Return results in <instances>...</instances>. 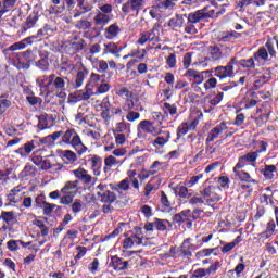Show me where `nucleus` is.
<instances>
[{
	"instance_id": "f257e3e1",
	"label": "nucleus",
	"mask_w": 278,
	"mask_h": 278,
	"mask_svg": "<svg viewBox=\"0 0 278 278\" xmlns=\"http://www.w3.org/2000/svg\"><path fill=\"white\" fill-rule=\"evenodd\" d=\"M268 61V56L266 54V51L262 50H256L253 55L249 59H241L238 60L236 58V63L235 66H240L244 71H255L257 66H264V62Z\"/></svg>"
},
{
	"instance_id": "f03ea898",
	"label": "nucleus",
	"mask_w": 278,
	"mask_h": 278,
	"mask_svg": "<svg viewBox=\"0 0 278 278\" xmlns=\"http://www.w3.org/2000/svg\"><path fill=\"white\" fill-rule=\"evenodd\" d=\"M62 142L63 144H70V147H73L79 157L88 151V147L84 144L81 137H79V134H77L75 128H70L63 132Z\"/></svg>"
},
{
	"instance_id": "7ed1b4c3",
	"label": "nucleus",
	"mask_w": 278,
	"mask_h": 278,
	"mask_svg": "<svg viewBox=\"0 0 278 278\" xmlns=\"http://www.w3.org/2000/svg\"><path fill=\"white\" fill-rule=\"evenodd\" d=\"M205 18H210L207 8H203L202 10L189 13L187 16V23L184 25L185 34H190L191 36H194V34H199L197 25H199L201 21H205Z\"/></svg>"
},
{
	"instance_id": "20e7f679",
	"label": "nucleus",
	"mask_w": 278,
	"mask_h": 278,
	"mask_svg": "<svg viewBox=\"0 0 278 278\" xmlns=\"http://www.w3.org/2000/svg\"><path fill=\"white\" fill-rule=\"evenodd\" d=\"M53 141L50 135L40 139V137H35L33 140L27 141L24 143L23 147H20L17 150L14 151L21 157H27L34 151V149H38V147H42V144H51Z\"/></svg>"
},
{
	"instance_id": "39448f33",
	"label": "nucleus",
	"mask_w": 278,
	"mask_h": 278,
	"mask_svg": "<svg viewBox=\"0 0 278 278\" xmlns=\"http://www.w3.org/2000/svg\"><path fill=\"white\" fill-rule=\"evenodd\" d=\"M222 134H225V138H231V136L236 134V129L229 127V122L219 123L210 130L205 139L206 144H210V142H214V140H217V138H219Z\"/></svg>"
},
{
	"instance_id": "423d86ee",
	"label": "nucleus",
	"mask_w": 278,
	"mask_h": 278,
	"mask_svg": "<svg viewBox=\"0 0 278 278\" xmlns=\"http://www.w3.org/2000/svg\"><path fill=\"white\" fill-rule=\"evenodd\" d=\"M236 56H232L229 62L223 66L219 65L215 68H212L214 77H217L219 81H225V79H233L236 76Z\"/></svg>"
},
{
	"instance_id": "0eeeda50",
	"label": "nucleus",
	"mask_w": 278,
	"mask_h": 278,
	"mask_svg": "<svg viewBox=\"0 0 278 278\" xmlns=\"http://www.w3.org/2000/svg\"><path fill=\"white\" fill-rule=\"evenodd\" d=\"M97 190V197L100 203H116V199H118V195L114 191H111L108 189V185L105 184H99L96 187Z\"/></svg>"
},
{
	"instance_id": "6e6552de",
	"label": "nucleus",
	"mask_w": 278,
	"mask_h": 278,
	"mask_svg": "<svg viewBox=\"0 0 278 278\" xmlns=\"http://www.w3.org/2000/svg\"><path fill=\"white\" fill-rule=\"evenodd\" d=\"M185 77L191 83V86H201L207 79V77H212V72L205 70L199 72L197 70H187L185 73Z\"/></svg>"
},
{
	"instance_id": "1a4fd4ad",
	"label": "nucleus",
	"mask_w": 278,
	"mask_h": 278,
	"mask_svg": "<svg viewBox=\"0 0 278 278\" xmlns=\"http://www.w3.org/2000/svg\"><path fill=\"white\" fill-rule=\"evenodd\" d=\"M220 192H223L220 187L211 185L201 190L200 194L206 200V203H218L222 199Z\"/></svg>"
},
{
	"instance_id": "9d476101",
	"label": "nucleus",
	"mask_w": 278,
	"mask_h": 278,
	"mask_svg": "<svg viewBox=\"0 0 278 278\" xmlns=\"http://www.w3.org/2000/svg\"><path fill=\"white\" fill-rule=\"evenodd\" d=\"M71 78H68L67 76H58L55 78V80L52 83V86L55 88V90L60 91L56 94L59 99H66V88H71Z\"/></svg>"
},
{
	"instance_id": "9b49d317",
	"label": "nucleus",
	"mask_w": 278,
	"mask_h": 278,
	"mask_svg": "<svg viewBox=\"0 0 278 278\" xmlns=\"http://www.w3.org/2000/svg\"><path fill=\"white\" fill-rule=\"evenodd\" d=\"M257 51H265L267 61L264 64H270L273 60L277 59V50H275V37L268 38L264 46L260 47Z\"/></svg>"
},
{
	"instance_id": "f8f14e48",
	"label": "nucleus",
	"mask_w": 278,
	"mask_h": 278,
	"mask_svg": "<svg viewBox=\"0 0 278 278\" xmlns=\"http://www.w3.org/2000/svg\"><path fill=\"white\" fill-rule=\"evenodd\" d=\"M50 55L51 53L47 50L40 51L39 60L35 62L36 68L42 71V73H49L51 70V59H49Z\"/></svg>"
},
{
	"instance_id": "ddd939ff",
	"label": "nucleus",
	"mask_w": 278,
	"mask_h": 278,
	"mask_svg": "<svg viewBox=\"0 0 278 278\" xmlns=\"http://www.w3.org/2000/svg\"><path fill=\"white\" fill-rule=\"evenodd\" d=\"M172 220L176 225H184V223H186L187 228L192 229V216H191V210L190 208L182 210L180 213L175 214L173 216Z\"/></svg>"
},
{
	"instance_id": "4468645a",
	"label": "nucleus",
	"mask_w": 278,
	"mask_h": 278,
	"mask_svg": "<svg viewBox=\"0 0 278 278\" xmlns=\"http://www.w3.org/2000/svg\"><path fill=\"white\" fill-rule=\"evenodd\" d=\"M199 126V118H194L192 122H182L176 130L177 140H181L188 131H194Z\"/></svg>"
},
{
	"instance_id": "2eb2a0df",
	"label": "nucleus",
	"mask_w": 278,
	"mask_h": 278,
	"mask_svg": "<svg viewBox=\"0 0 278 278\" xmlns=\"http://www.w3.org/2000/svg\"><path fill=\"white\" fill-rule=\"evenodd\" d=\"M144 8V0H128L122 7V12L124 14H129V12H134V14H140V10Z\"/></svg>"
},
{
	"instance_id": "dca6fc26",
	"label": "nucleus",
	"mask_w": 278,
	"mask_h": 278,
	"mask_svg": "<svg viewBox=\"0 0 278 278\" xmlns=\"http://www.w3.org/2000/svg\"><path fill=\"white\" fill-rule=\"evenodd\" d=\"M127 48V45L118 46L114 41H109L104 43L103 55H114L115 58H121V52Z\"/></svg>"
},
{
	"instance_id": "f3484780",
	"label": "nucleus",
	"mask_w": 278,
	"mask_h": 278,
	"mask_svg": "<svg viewBox=\"0 0 278 278\" xmlns=\"http://www.w3.org/2000/svg\"><path fill=\"white\" fill-rule=\"evenodd\" d=\"M138 127L142 129V131H146L147 134H151L152 136H160L164 132L162 128L155 126V123L150 122L149 119L141 121Z\"/></svg>"
},
{
	"instance_id": "a211bd4d",
	"label": "nucleus",
	"mask_w": 278,
	"mask_h": 278,
	"mask_svg": "<svg viewBox=\"0 0 278 278\" xmlns=\"http://www.w3.org/2000/svg\"><path fill=\"white\" fill-rule=\"evenodd\" d=\"M20 55L15 63V68H17V71H29V68H31V61L29 60V58H31V50L21 52ZM21 58H25L26 62Z\"/></svg>"
},
{
	"instance_id": "6ab92c4d",
	"label": "nucleus",
	"mask_w": 278,
	"mask_h": 278,
	"mask_svg": "<svg viewBox=\"0 0 278 278\" xmlns=\"http://www.w3.org/2000/svg\"><path fill=\"white\" fill-rule=\"evenodd\" d=\"M35 40H38V37L36 35L26 37V38L22 39L21 41H17V42L11 45L8 48V51H22V49H27V47L34 45Z\"/></svg>"
},
{
	"instance_id": "aec40b11",
	"label": "nucleus",
	"mask_w": 278,
	"mask_h": 278,
	"mask_svg": "<svg viewBox=\"0 0 278 278\" xmlns=\"http://www.w3.org/2000/svg\"><path fill=\"white\" fill-rule=\"evenodd\" d=\"M74 177L84 184V186H90L92 184V175L88 174V170L84 167H78L77 169L72 170Z\"/></svg>"
},
{
	"instance_id": "412c9836",
	"label": "nucleus",
	"mask_w": 278,
	"mask_h": 278,
	"mask_svg": "<svg viewBox=\"0 0 278 278\" xmlns=\"http://www.w3.org/2000/svg\"><path fill=\"white\" fill-rule=\"evenodd\" d=\"M77 8L74 10L73 18H79V16H84V14H88V12H92V5L86 0H76Z\"/></svg>"
},
{
	"instance_id": "4be33fe9",
	"label": "nucleus",
	"mask_w": 278,
	"mask_h": 278,
	"mask_svg": "<svg viewBox=\"0 0 278 278\" xmlns=\"http://www.w3.org/2000/svg\"><path fill=\"white\" fill-rule=\"evenodd\" d=\"M40 15H38V12L34 11L30 13L26 21L23 23L21 33L25 34L26 31H29V29H33V27H36Z\"/></svg>"
},
{
	"instance_id": "5701e85b",
	"label": "nucleus",
	"mask_w": 278,
	"mask_h": 278,
	"mask_svg": "<svg viewBox=\"0 0 278 278\" xmlns=\"http://www.w3.org/2000/svg\"><path fill=\"white\" fill-rule=\"evenodd\" d=\"M161 134L162 136H157L152 142L154 149H164L170 142V131L166 130Z\"/></svg>"
},
{
	"instance_id": "b1692460",
	"label": "nucleus",
	"mask_w": 278,
	"mask_h": 278,
	"mask_svg": "<svg viewBox=\"0 0 278 278\" xmlns=\"http://www.w3.org/2000/svg\"><path fill=\"white\" fill-rule=\"evenodd\" d=\"M103 79H105V75H99L97 73H91L86 86H87V88H89L90 90H92L94 92V90H97L98 86L103 83Z\"/></svg>"
},
{
	"instance_id": "393cba45",
	"label": "nucleus",
	"mask_w": 278,
	"mask_h": 278,
	"mask_svg": "<svg viewBox=\"0 0 278 278\" xmlns=\"http://www.w3.org/2000/svg\"><path fill=\"white\" fill-rule=\"evenodd\" d=\"M110 21H112V15H108L105 13H102L101 11L96 13V15L93 16V24L96 25V27H101L102 29L103 27H105V25L110 24Z\"/></svg>"
},
{
	"instance_id": "a878e982",
	"label": "nucleus",
	"mask_w": 278,
	"mask_h": 278,
	"mask_svg": "<svg viewBox=\"0 0 278 278\" xmlns=\"http://www.w3.org/2000/svg\"><path fill=\"white\" fill-rule=\"evenodd\" d=\"M192 238H187L180 245V252L185 257H192V251H197V245L192 244Z\"/></svg>"
},
{
	"instance_id": "bb28decb",
	"label": "nucleus",
	"mask_w": 278,
	"mask_h": 278,
	"mask_svg": "<svg viewBox=\"0 0 278 278\" xmlns=\"http://www.w3.org/2000/svg\"><path fill=\"white\" fill-rule=\"evenodd\" d=\"M260 172L266 181H274L275 174H277V165L265 164L264 167L261 168Z\"/></svg>"
},
{
	"instance_id": "cd10ccee",
	"label": "nucleus",
	"mask_w": 278,
	"mask_h": 278,
	"mask_svg": "<svg viewBox=\"0 0 278 278\" xmlns=\"http://www.w3.org/2000/svg\"><path fill=\"white\" fill-rule=\"evenodd\" d=\"M207 53L212 62H218L223 60V50H220L218 45L208 46Z\"/></svg>"
},
{
	"instance_id": "c85d7f7f",
	"label": "nucleus",
	"mask_w": 278,
	"mask_h": 278,
	"mask_svg": "<svg viewBox=\"0 0 278 278\" xmlns=\"http://www.w3.org/2000/svg\"><path fill=\"white\" fill-rule=\"evenodd\" d=\"M88 73L89 72L86 67L79 70L76 74L75 81L73 83L71 80V88H81V86H84L86 77H88Z\"/></svg>"
},
{
	"instance_id": "c756f323",
	"label": "nucleus",
	"mask_w": 278,
	"mask_h": 278,
	"mask_svg": "<svg viewBox=\"0 0 278 278\" xmlns=\"http://www.w3.org/2000/svg\"><path fill=\"white\" fill-rule=\"evenodd\" d=\"M89 162H91V169L93 170V175L99 177L101 175V164H103V159L99 155H89Z\"/></svg>"
},
{
	"instance_id": "7c9ffc66",
	"label": "nucleus",
	"mask_w": 278,
	"mask_h": 278,
	"mask_svg": "<svg viewBox=\"0 0 278 278\" xmlns=\"http://www.w3.org/2000/svg\"><path fill=\"white\" fill-rule=\"evenodd\" d=\"M118 34H121V26H118L116 23L111 24L104 30L106 40H114V38L118 37Z\"/></svg>"
},
{
	"instance_id": "2f4dec72",
	"label": "nucleus",
	"mask_w": 278,
	"mask_h": 278,
	"mask_svg": "<svg viewBox=\"0 0 278 278\" xmlns=\"http://www.w3.org/2000/svg\"><path fill=\"white\" fill-rule=\"evenodd\" d=\"M66 47L73 54L79 53L86 49V40L79 39V41H67Z\"/></svg>"
},
{
	"instance_id": "473e14b6",
	"label": "nucleus",
	"mask_w": 278,
	"mask_h": 278,
	"mask_svg": "<svg viewBox=\"0 0 278 278\" xmlns=\"http://www.w3.org/2000/svg\"><path fill=\"white\" fill-rule=\"evenodd\" d=\"M275 229H277V224L271 219L267 223L265 231L258 235V238H262V240H268V238H273Z\"/></svg>"
},
{
	"instance_id": "72a5a7b5",
	"label": "nucleus",
	"mask_w": 278,
	"mask_h": 278,
	"mask_svg": "<svg viewBox=\"0 0 278 278\" xmlns=\"http://www.w3.org/2000/svg\"><path fill=\"white\" fill-rule=\"evenodd\" d=\"M172 190H174V194L179 198V200L184 199H190L192 197V193L188 190V187L180 186V187H173Z\"/></svg>"
},
{
	"instance_id": "f704fd0d",
	"label": "nucleus",
	"mask_w": 278,
	"mask_h": 278,
	"mask_svg": "<svg viewBox=\"0 0 278 278\" xmlns=\"http://www.w3.org/2000/svg\"><path fill=\"white\" fill-rule=\"evenodd\" d=\"M208 72H211V76H206V81L204 83V90H214V88H216V86H218V79H216V77H214V70H206Z\"/></svg>"
},
{
	"instance_id": "c9c22d12",
	"label": "nucleus",
	"mask_w": 278,
	"mask_h": 278,
	"mask_svg": "<svg viewBox=\"0 0 278 278\" xmlns=\"http://www.w3.org/2000/svg\"><path fill=\"white\" fill-rule=\"evenodd\" d=\"M235 177H238L242 184H257V180L253 179L251 174L244 170L235 172Z\"/></svg>"
},
{
	"instance_id": "e433bc0d",
	"label": "nucleus",
	"mask_w": 278,
	"mask_h": 278,
	"mask_svg": "<svg viewBox=\"0 0 278 278\" xmlns=\"http://www.w3.org/2000/svg\"><path fill=\"white\" fill-rule=\"evenodd\" d=\"M144 58H147V49L140 48V55L137 56V59H131L130 61L127 62V64H126L127 71H131V68H134V66H136V64H138V62H142V60H144Z\"/></svg>"
},
{
	"instance_id": "4c0bfd02",
	"label": "nucleus",
	"mask_w": 278,
	"mask_h": 278,
	"mask_svg": "<svg viewBox=\"0 0 278 278\" xmlns=\"http://www.w3.org/2000/svg\"><path fill=\"white\" fill-rule=\"evenodd\" d=\"M62 160L65 164H75L77 162V153L72 150H65L63 151Z\"/></svg>"
},
{
	"instance_id": "58836bf2",
	"label": "nucleus",
	"mask_w": 278,
	"mask_h": 278,
	"mask_svg": "<svg viewBox=\"0 0 278 278\" xmlns=\"http://www.w3.org/2000/svg\"><path fill=\"white\" fill-rule=\"evenodd\" d=\"M87 205L81 201V199H76L74 202H72L71 210L74 216H77L79 212H84L86 210Z\"/></svg>"
},
{
	"instance_id": "ea45409f",
	"label": "nucleus",
	"mask_w": 278,
	"mask_h": 278,
	"mask_svg": "<svg viewBox=\"0 0 278 278\" xmlns=\"http://www.w3.org/2000/svg\"><path fill=\"white\" fill-rule=\"evenodd\" d=\"M79 186V180L67 181L61 189V194H73V190H77Z\"/></svg>"
},
{
	"instance_id": "a19ab883",
	"label": "nucleus",
	"mask_w": 278,
	"mask_h": 278,
	"mask_svg": "<svg viewBox=\"0 0 278 278\" xmlns=\"http://www.w3.org/2000/svg\"><path fill=\"white\" fill-rule=\"evenodd\" d=\"M25 94H26V101L29 105L36 106L37 103H42V98L36 97L34 91L31 90L25 91Z\"/></svg>"
},
{
	"instance_id": "79ce46f5",
	"label": "nucleus",
	"mask_w": 278,
	"mask_h": 278,
	"mask_svg": "<svg viewBox=\"0 0 278 278\" xmlns=\"http://www.w3.org/2000/svg\"><path fill=\"white\" fill-rule=\"evenodd\" d=\"M116 164H121V162L116 157H114L112 155L105 157L104 159V168H103L104 173L112 170V167L116 166Z\"/></svg>"
},
{
	"instance_id": "37998d69",
	"label": "nucleus",
	"mask_w": 278,
	"mask_h": 278,
	"mask_svg": "<svg viewBox=\"0 0 278 278\" xmlns=\"http://www.w3.org/2000/svg\"><path fill=\"white\" fill-rule=\"evenodd\" d=\"M225 97L224 92H217V94L214 96V98H212L210 100V105H211V110H205V112L207 114H210L212 112V110H214V108H216V105H219L220 101H223Z\"/></svg>"
},
{
	"instance_id": "c03bdc74",
	"label": "nucleus",
	"mask_w": 278,
	"mask_h": 278,
	"mask_svg": "<svg viewBox=\"0 0 278 278\" xmlns=\"http://www.w3.org/2000/svg\"><path fill=\"white\" fill-rule=\"evenodd\" d=\"M109 268L115 269L117 273L123 270V258L118 256H112L111 262L109 264Z\"/></svg>"
},
{
	"instance_id": "a18cd8bd",
	"label": "nucleus",
	"mask_w": 278,
	"mask_h": 278,
	"mask_svg": "<svg viewBox=\"0 0 278 278\" xmlns=\"http://www.w3.org/2000/svg\"><path fill=\"white\" fill-rule=\"evenodd\" d=\"M168 27H172V29H176L177 27H184V16L177 14L175 17H172L168 21Z\"/></svg>"
},
{
	"instance_id": "49530a36",
	"label": "nucleus",
	"mask_w": 278,
	"mask_h": 278,
	"mask_svg": "<svg viewBox=\"0 0 278 278\" xmlns=\"http://www.w3.org/2000/svg\"><path fill=\"white\" fill-rule=\"evenodd\" d=\"M38 124L37 129H40V131H45V129H49V118L47 114H42L37 116Z\"/></svg>"
},
{
	"instance_id": "de8ad7c7",
	"label": "nucleus",
	"mask_w": 278,
	"mask_h": 278,
	"mask_svg": "<svg viewBox=\"0 0 278 278\" xmlns=\"http://www.w3.org/2000/svg\"><path fill=\"white\" fill-rule=\"evenodd\" d=\"M94 94V91L90 89L88 86L85 87V91H80L77 96L76 99L77 101H88L90 97Z\"/></svg>"
},
{
	"instance_id": "09e8293b",
	"label": "nucleus",
	"mask_w": 278,
	"mask_h": 278,
	"mask_svg": "<svg viewBox=\"0 0 278 278\" xmlns=\"http://www.w3.org/2000/svg\"><path fill=\"white\" fill-rule=\"evenodd\" d=\"M109 186L111 190H114L115 192H118V188L119 190H124V192H127V190H129V179L126 178L119 181L117 186H114L113 184H110Z\"/></svg>"
},
{
	"instance_id": "8fccbe9b",
	"label": "nucleus",
	"mask_w": 278,
	"mask_h": 278,
	"mask_svg": "<svg viewBox=\"0 0 278 278\" xmlns=\"http://www.w3.org/2000/svg\"><path fill=\"white\" fill-rule=\"evenodd\" d=\"M33 225H35V227H38V229H40L42 238H47V236H49V227L45 225V222L40 219H35L33 222Z\"/></svg>"
},
{
	"instance_id": "3c124183",
	"label": "nucleus",
	"mask_w": 278,
	"mask_h": 278,
	"mask_svg": "<svg viewBox=\"0 0 278 278\" xmlns=\"http://www.w3.org/2000/svg\"><path fill=\"white\" fill-rule=\"evenodd\" d=\"M111 88L112 85L105 83V79H102V83L97 87L93 94H105L106 92H110Z\"/></svg>"
},
{
	"instance_id": "603ef678",
	"label": "nucleus",
	"mask_w": 278,
	"mask_h": 278,
	"mask_svg": "<svg viewBox=\"0 0 278 278\" xmlns=\"http://www.w3.org/2000/svg\"><path fill=\"white\" fill-rule=\"evenodd\" d=\"M22 174L24 177H36V175H38V168H36L34 165L27 164Z\"/></svg>"
},
{
	"instance_id": "864d4df0",
	"label": "nucleus",
	"mask_w": 278,
	"mask_h": 278,
	"mask_svg": "<svg viewBox=\"0 0 278 278\" xmlns=\"http://www.w3.org/2000/svg\"><path fill=\"white\" fill-rule=\"evenodd\" d=\"M76 29L86 31V29H92V22L88 20H79L75 24Z\"/></svg>"
},
{
	"instance_id": "5fc2aeb1",
	"label": "nucleus",
	"mask_w": 278,
	"mask_h": 278,
	"mask_svg": "<svg viewBox=\"0 0 278 278\" xmlns=\"http://www.w3.org/2000/svg\"><path fill=\"white\" fill-rule=\"evenodd\" d=\"M218 248H206L202 249L199 252L195 253L197 260H202L203 257H210L214 251H216Z\"/></svg>"
},
{
	"instance_id": "6e6d98bb",
	"label": "nucleus",
	"mask_w": 278,
	"mask_h": 278,
	"mask_svg": "<svg viewBox=\"0 0 278 278\" xmlns=\"http://www.w3.org/2000/svg\"><path fill=\"white\" fill-rule=\"evenodd\" d=\"M150 38V42H160V29L157 26H154L149 31H146Z\"/></svg>"
},
{
	"instance_id": "4d7b16f0",
	"label": "nucleus",
	"mask_w": 278,
	"mask_h": 278,
	"mask_svg": "<svg viewBox=\"0 0 278 278\" xmlns=\"http://www.w3.org/2000/svg\"><path fill=\"white\" fill-rule=\"evenodd\" d=\"M249 5H253V0H238L235 5V10L239 12H245L244 8H249Z\"/></svg>"
},
{
	"instance_id": "13d9d810",
	"label": "nucleus",
	"mask_w": 278,
	"mask_h": 278,
	"mask_svg": "<svg viewBox=\"0 0 278 278\" xmlns=\"http://www.w3.org/2000/svg\"><path fill=\"white\" fill-rule=\"evenodd\" d=\"M50 34H53V28H51V25L45 24L43 27L37 31L36 37L42 38V36H49Z\"/></svg>"
},
{
	"instance_id": "bf43d9fd",
	"label": "nucleus",
	"mask_w": 278,
	"mask_h": 278,
	"mask_svg": "<svg viewBox=\"0 0 278 278\" xmlns=\"http://www.w3.org/2000/svg\"><path fill=\"white\" fill-rule=\"evenodd\" d=\"M217 182L219 185L217 187L220 188V190H227L229 188V184H231V180L227 176H220L217 179Z\"/></svg>"
},
{
	"instance_id": "052dcab7",
	"label": "nucleus",
	"mask_w": 278,
	"mask_h": 278,
	"mask_svg": "<svg viewBox=\"0 0 278 278\" xmlns=\"http://www.w3.org/2000/svg\"><path fill=\"white\" fill-rule=\"evenodd\" d=\"M108 68H109L108 61H105V60H98L96 62V71L98 73H108Z\"/></svg>"
},
{
	"instance_id": "680f3d73",
	"label": "nucleus",
	"mask_w": 278,
	"mask_h": 278,
	"mask_svg": "<svg viewBox=\"0 0 278 278\" xmlns=\"http://www.w3.org/2000/svg\"><path fill=\"white\" fill-rule=\"evenodd\" d=\"M163 111L165 112V114H170V116H175V114H177V105L165 102L163 104Z\"/></svg>"
},
{
	"instance_id": "e2e57ef3",
	"label": "nucleus",
	"mask_w": 278,
	"mask_h": 278,
	"mask_svg": "<svg viewBox=\"0 0 278 278\" xmlns=\"http://www.w3.org/2000/svg\"><path fill=\"white\" fill-rule=\"evenodd\" d=\"M165 223H168V220L160 219V218L156 217V218H154V228L157 231H166L167 227H166Z\"/></svg>"
},
{
	"instance_id": "0e129e2a",
	"label": "nucleus",
	"mask_w": 278,
	"mask_h": 278,
	"mask_svg": "<svg viewBox=\"0 0 278 278\" xmlns=\"http://www.w3.org/2000/svg\"><path fill=\"white\" fill-rule=\"evenodd\" d=\"M161 205L163 210H170L172 203L170 200H168V195H166V192L161 191Z\"/></svg>"
},
{
	"instance_id": "69168bd1",
	"label": "nucleus",
	"mask_w": 278,
	"mask_h": 278,
	"mask_svg": "<svg viewBox=\"0 0 278 278\" xmlns=\"http://www.w3.org/2000/svg\"><path fill=\"white\" fill-rule=\"evenodd\" d=\"M2 220L5 225H10L14 220V211H2Z\"/></svg>"
},
{
	"instance_id": "338daca9",
	"label": "nucleus",
	"mask_w": 278,
	"mask_h": 278,
	"mask_svg": "<svg viewBox=\"0 0 278 278\" xmlns=\"http://www.w3.org/2000/svg\"><path fill=\"white\" fill-rule=\"evenodd\" d=\"M190 273V278H203L207 277V271L205 268H198L195 270H191Z\"/></svg>"
},
{
	"instance_id": "774afa93",
	"label": "nucleus",
	"mask_w": 278,
	"mask_h": 278,
	"mask_svg": "<svg viewBox=\"0 0 278 278\" xmlns=\"http://www.w3.org/2000/svg\"><path fill=\"white\" fill-rule=\"evenodd\" d=\"M136 108V104L134 103V100L131 98H127L122 105V110L124 112H132V110Z\"/></svg>"
}]
</instances>
